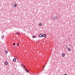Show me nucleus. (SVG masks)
<instances>
[{"mask_svg": "<svg viewBox=\"0 0 75 75\" xmlns=\"http://www.w3.org/2000/svg\"><path fill=\"white\" fill-rule=\"evenodd\" d=\"M52 18L53 19V20H57L58 19V15H57V14H56L54 15H53L52 16Z\"/></svg>", "mask_w": 75, "mask_h": 75, "instance_id": "f257e3e1", "label": "nucleus"}, {"mask_svg": "<svg viewBox=\"0 0 75 75\" xmlns=\"http://www.w3.org/2000/svg\"><path fill=\"white\" fill-rule=\"evenodd\" d=\"M67 50L69 52H70L71 51V48L67 47Z\"/></svg>", "mask_w": 75, "mask_h": 75, "instance_id": "f03ea898", "label": "nucleus"}, {"mask_svg": "<svg viewBox=\"0 0 75 75\" xmlns=\"http://www.w3.org/2000/svg\"><path fill=\"white\" fill-rule=\"evenodd\" d=\"M13 7H17V4H14L13 5Z\"/></svg>", "mask_w": 75, "mask_h": 75, "instance_id": "7ed1b4c3", "label": "nucleus"}, {"mask_svg": "<svg viewBox=\"0 0 75 75\" xmlns=\"http://www.w3.org/2000/svg\"><path fill=\"white\" fill-rule=\"evenodd\" d=\"M39 37H42V34H40L39 35Z\"/></svg>", "mask_w": 75, "mask_h": 75, "instance_id": "20e7f679", "label": "nucleus"}, {"mask_svg": "<svg viewBox=\"0 0 75 75\" xmlns=\"http://www.w3.org/2000/svg\"><path fill=\"white\" fill-rule=\"evenodd\" d=\"M42 37H46V35L45 34H43V35H42Z\"/></svg>", "mask_w": 75, "mask_h": 75, "instance_id": "39448f33", "label": "nucleus"}, {"mask_svg": "<svg viewBox=\"0 0 75 75\" xmlns=\"http://www.w3.org/2000/svg\"><path fill=\"white\" fill-rule=\"evenodd\" d=\"M5 64L6 65H8V62H6L5 63Z\"/></svg>", "mask_w": 75, "mask_h": 75, "instance_id": "423d86ee", "label": "nucleus"}, {"mask_svg": "<svg viewBox=\"0 0 75 75\" xmlns=\"http://www.w3.org/2000/svg\"><path fill=\"white\" fill-rule=\"evenodd\" d=\"M4 35H2L1 36V39H3L4 38Z\"/></svg>", "mask_w": 75, "mask_h": 75, "instance_id": "0eeeda50", "label": "nucleus"}, {"mask_svg": "<svg viewBox=\"0 0 75 75\" xmlns=\"http://www.w3.org/2000/svg\"><path fill=\"white\" fill-rule=\"evenodd\" d=\"M13 61L14 62H15V61H16V59L14 58L13 59Z\"/></svg>", "mask_w": 75, "mask_h": 75, "instance_id": "6e6552de", "label": "nucleus"}, {"mask_svg": "<svg viewBox=\"0 0 75 75\" xmlns=\"http://www.w3.org/2000/svg\"><path fill=\"white\" fill-rule=\"evenodd\" d=\"M25 70L26 71H27V72H29V71L28 70H27V69L25 68Z\"/></svg>", "mask_w": 75, "mask_h": 75, "instance_id": "1a4fd4ad", "label": "nucleus"}, {"mask_svg": "<svg viewBox=\"0 0 75 75\" xmlns=\"http://www.w3.org/2000/svg\"><path fill=\"white\" fill-rule=\"evenodd\" d=\"M39 25L40 26H42V23H40L39 24Z\"/></svg>", "mask_w": 75, "mask_h": 75, "instance_id": "9d476101", "label": "nucleus"}, {"mask_svg": "<svg viewBox=\"0 0 75 75\" xmlns=\"http://www.w3.org/2000/svg\"><path fill=\"white\" fill-rule=\"evenodd\" d=\"M16 34H18V35H20V33L19 32H16Z\"/></svg>", "mask_w": 75, "mask_h": 75, "instance_id": "9b49d317", "label": "nucleus"}, {"mask_svg": "<svg viewBox=\"0 0 75 75\" xmlns=\"http://www.w3.org/2000/svg\"><path fill=\"white\" fill-rule=\"evenodd\" d=\"M5 52V53L6 54H7V53H8V52L7 50H6Z\"/></svg>", "mask_w": 75, "mask_h": 75, "instance_id": "f8f14e48", "label": "nucleus"}, {"mask_svg": "<svg viewBox=\"0 0 75 75\" xmlns=\"http://www.w3.org/2000/svg\"><path fill=\"white\" fill-rule=\"evenodd\" d=\"M62 57H65V54H62Z\"/></svg>", "mask_w": 75, "mask_h": 75, "instance_id": "ddd939ff", "label": "nucleus"}, {"mask_svg": "<svg viewBox=\"0 0 75 75\" xmlns=\"http://www.w3.org/2000/svg\"><path fill=\"white\" fill-rule=\"evenodd\" d=\"M35 36L34 35L33 36V38H35Z\"/></svg>", "mask_w": 75, "mask_h": 75, "instance_id": "4468645a", "label": "nucleus"}, {"mask_svg": "<svg viewBox=\"0 0 75 75\" xmlns=\"http://www.w3.org/2000/svg\"><path fill=\"white\" fill-rule=\"evenodd\" d=\"M45 65L44 66V67H43V69H44V68H45Z\"/></svg>", "mask_w": 75, "mask_h": 75, "instance_id": "2eb2a0df", "label": "nucleus"}, {"mask_svg": "<svg viewBox=\"0 0 75 75\" xmlns=\"http://www.w3.org/2000/svg\"><path fill=\"white\" fill-rule=\"evenodd\" d=\"M23 65L24 68H25V66L24 65Z\"/></svg>", "mask_w": 75, "mask_h": 75, "instance_id": "dca6fc26", "label": "nucleus"}, {"mask_svg": "<svg viewBox=\"0 0 75 75\" xmlns=\"http://www.w3.org/2000/svg\"><path fill=\"white\" fill-rule=\"evenodd\" d=\"M16 45V44H15V43H14L13 44V45L14 46Z\"/></svg>", "mask_w": 75, "mask_h": 75, "instance_id": "f3484780", "label": "nucleus"}, {"mask_svg": "<svg viewBox=\"0 0 75 75\" xmlns=\"http://www.w3.org/2000/svg\"><path fill=\"white\" fill-rule=\"evenodd\" d=\"M19 45V43H18V45H17V46H18Z\"/></svg>", "mask_w": 75, "mask_h": 75, "instance_id": "a211bd4d", "label": "nucleus"}]
</instances>
